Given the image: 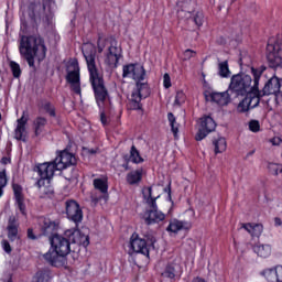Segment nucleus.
Returning <instances> with one entry per match:
<instances>
[{"label":"nucleus","mask_w":282,"mask_h":282,"mask_svg":"<svg viewBox=\"0 0 282 282\" xmlns=\"http://www.w3.org/2000/svg\"><path fill=\"white\" fill-rule=\"evenodd\" d=\"M51 249L44 254L45 261L54 268H63L67 263V254L72 252V245L66 236L58 234L50 238Z\"/></svg>","instance_id":"39448f33"},{"label":"nucleus","mask_w":282,"mask_h":282,"mask_svg":"<svg viewBox=\"0 0 282 282\" xmlns=\"http://www.w3.org/2000/svg\"><path fill=\"white\" fill-rule=\"evenodd\" d=\"M122 58V47L118 45V41L112 40L106 50L104 63L108 67H118L119 61Z\"/></svg>","instance_id":"9d476101"},{"label":"nucleus","mask_w":282,"mask_h":282,"mask_svg":"<svg viewBox=\"0 0 282 282\" xmlns=\"http://www.w3.org/2000/svg\"><path fill=\"white\" fill-rule=\"evenodd\" d=\"M167 119L174 138H177V133H180V128L177 126V122L175 121V116L173 115V112L167 113Z\"/></svg>","instance_id":"4c0bfd02"},{"label":"nucleus","mask_w":282,"mask_h":282,"mask_svg":"<svg viewBox=\"0 0 282 282\" xmlns=\"http://www.w3.org/2000/svg\"><path fill=\"white\" fill-rule=\"evenodd\" d=\"M65 237L68 239L69 243H77V246H89V236L84 235L78 229H68L65 231Z\"/></svg>","instance_id":"4468645a"},{"label":"nucleus","mask_w":282,"mask_h":282,"mask_svg":"<svg viewBox=\"0 0 282 282\" xmlns=\"http://www.w3.org/2000/svg\"><path fill=\"white\" fill-rule=\"evenodd\" d=\"M66 215L74 224H80L83 221V209H80V205L75 200L66 202Z\"/></svg>","instance_id":"ddd939ff"},{"label":"nucleus","mask_w":282,"mask_h":282,"mask_svg":"<svg viewBox=\"0 0 282 282\" xmlns=\"http://www.w3.org/2000/svg\"><path fill=\"white\" fill-rule=\"evenodd\" d=\"M276 101L282 102V93L276 95Z\"/></svg>","instance_id":"13d9d810"},{"label":"nucleus","mask_w":282,"mask_h":282,"mask_svg":"<svg viewBox=\"0 0 282 282\" xmlns=\"http://www.w3.org/2000/svg\"><path fill=\"white\" fill-rule=\"evenodd\" d=\"M1 164H10V158H8V156H4V158H2L1 159Z\"/></svg>","instance_id":"5fc2aeb1"},{"label":"nucleus","mask_w":282,"mask_h":282,"mask_svg":"<svg viewBox=\"0 0 282 282\" xmlns=\"http://www.w3.org/2000/svg\"><path fill=\"white\" fill-rule=\"evenodd\" d=\"M1 246H2V250H4L7 254H10V252H12V247L10 246V242L8 240H2Z\"/></svg>","instance_id":"09e8293b"},{"label":"nucleus","mask_w":282,"mask_h":282,"mask_svg":"<svg viewBox=\"0 0 282 282\" xmlns=\"http://www.w3.org/2000/svg\"><path fill=\"white\" fill-rule=\"evenodd\" d=\"M123 78H132L135 80L137 85L133 88L130 97H129V109L133 111L142 110V98H149L151 94V89L149 88V84L142 82L144 80V76H147V72L144 70V66L140 64H129L123 66Z\"/></svg>","instance_id":"f257e3e1"},{"label":"nucleus","mask_w":282,"mask_h":282,"mask_svg":"<svg viewBox=\"0 0 282 282\" xmlns=\"http://www.w3.org/2000/svg\"><path fill=\"white\" fill-rule=\"evenodd\" d=\"M282 140L279 137H274L273 139H271V144H273V147H279V144H281Z\"/></svg>","instance_id":"8fccbe9b"},{"label":"nucleus","mask_w":282,"mask_h":282,"mask_svg":"<svg viewBox=\"0 0 282 282\" xmlns=\"http://www.w3.org/2000/svg\"><path fill=\"white\" fill-rule=\"evenodd\" d=\"M25 124H28V118L25 117V112H23L22 117L17 120V127L14 129L15 140H22V142H25V138H28Z\"/></svg>","instance_id":"412c9836"},{"label":"nucleus","mask_w":282,"mask_h":282,"mask_svg":"<svg viewBox=\"0 0 282 282\" xmlns=\"http://www.w3.org/2000/svg\"><path fill=\"white\" fill-rule=\"evenodd\" d=\"M13 193L15 197V204L22 215H26L25 213V203L23 198V188L19 184H13Z\"/></svg>","instance_id":"393cba45"},{"label":"nucleus","mask_w":282,"mask_h":282,"mask_svg":"<svg viewBox=\"0 0 282 282\" xmlns=\"http://www.w3.org/2000/svg\"><path fill=\"white\" fill-rule=\"evenodd\" d=\"M241 228L247 230V232L251 235L252 239H254V237L259 239V237H261L263 234V225L261 224L246 223L241 224Z\"/></svg>","instance_id":"b1692460"},{"label":"nucleus","mask_w":282,"mask_h":282,"mask_svg":"<svg viewBox=\"0 0 282 282\" xmlns=\"http://www.w3.org/2000/svg\"><path fill=\"white\" fill-rule=\"evenodd\" d=\"M54 0H42L41 2H31L29 4V17L33 21L47 19L52 14V6Z\"/></svg>","instance_id":"6e6552de"},{"label":"nucleus","mask_w":282,"mask_h":282,"mask_svg":"<svg viewBox=\"0 0 282 282\" xmlns=\"http://www.w3.org/2000/svg\"><path fill=\"white\" fill-rule=\"evenodd\" d=\"M93 186L95 191H99V193H101L105 202L109 199V177H107V175L95 178L93 181Z\"/></svg>","instance_id":"aec40b11"},{"label":"nucleus","mask_w":282,"mask_h":282,"mask_svg":"<svg viewBox=\"0 0 282 282\" xmlns=\"http://www.w3.org/2000/svg\"><path fill=\"white\" fill-rule=\"evenodd\" d=\"M28 238L29 239H36V236H34V231L32 229H28Z\"/></svg>","instance_id":"864d4df0"},{"label":"nucleus","mask_w":282,"mask_h":282,"mask_svg":"<svg viewBox=\"0 0 282 282\" xmlns=\"http://www.w3.org/2000/svg\"><path fill=\"white\" fill-rule=\"evenodd\" d=\"M217 43H218V45H226V37L219 36V37L217 39Z\"/></svg>","instance_id":"3c124183"},{"label":"nucleus","mask_w":282,"mask_h":282,"mask_svg":"<svg viewBox=\"0 0 282 282\" xmlns=\"http://www.w3.org/2000/svg\"><path fill=\"white\" fill-rule=\"evenodd\" d=\"M34 282H50L52 281V273L50 270L37 271L33 278Z\"/></svg>","instance_id":"f704fd0d"},{"label":"nucleus","mask_w":282,"mask_h":282,"mask_svg":"<svg viewBox=\"0 0 282 282\" xmlns=\"http://www.w3.org/2000/svg\"><path fill=\"white\" fill-rule=\"evenodd\" d=\"M239 98H242V100L238 104L237 111L239 113H246L250 111V109L259 107V104L261 102V90L254 88L251 93L239 96Z\"/></svg>","instance_id":"1a4fd4ad"},{"label":"nucleus","mask_w":282,"mask_h":282,"mask_svg":"<svg viewBox=\"0 0 282 282\" xmlns=\"http://www.w3.org/2000/svg\"><path fill=\"white\" fill-rule=\"evenodd\" d=\"M180 230H191V223L173 219L167 226V232H180Z\"/></svg>","instance_id":"a878e982"},{"label":"nucleus","mask_w":282,"mask_h":282,"mask_svg":"<svg viewBox=\"0 0 282 282\" xmlns=\"http://www.w3.org/2000/svg\"><path fill=\"white\" fill-rule=\"evenodd\" d=\"M162 276L166 279H175V268L172 265L166 267L165 271L162 273Z\"/></svg>","instance_id":"c03bdc74"},{"label":"nucleus","mask_w":282,"mask_h":282,"mask_svg":"<svg viewBox=\"0 0 282 282\" xmlns=\"http://www.w3.org/2000/svg\"><path fill=\"white\" fill-rule=\"evenodd\" d=\"M195 56H197V52L187 48L183 53V61H191V58H195Z\"/></svg>","instance_id":"a18cd8bd"},{"label":"nucleus","mask_w":282,"mask_h":282,"mask_svg":"<svg viewBox=\"0 0 282 282\" xmlns=\"http://www.w3.org/2000/svg\"><path fill=\"white\" fill-rule=\"evenodd\" d=\"M55 166L57 171H63L67 169V166H73V164H76V156L74 154L67 152V151H62L56 159L54 160Z\"/></svg>","instance_id":"2eb2a0df"},{"label":"nucleus","mask_w":282,"mask_h":282,"mask_svg":"<svg viewBox=\"0 0 282 282\" xmlns=\"http://www.w3.org/2000/svg\"><path fill=\"white\" fill-rule=\"evenodd\" d=\"M8 185V174L6 166H0V197L3 196V188Z\"/></svg>","instance_id":"e433bc0d"},{"label":"nucleus","mask_w":282,"mask_h":282,"mask_svg":"<svg viewBox=\"0 0 282 282\" xmlns=\"http://www.w3.org/2000/svg\"><path fill=\"white\" fill-rule=\"evenodd\" d=\"M231 74L228 61L218 63V76H220V78H230Z\"/></svg>","instance_id":"473e14b6"},{"label":"nucleus","mask_w":282,"mask_h":282,"mask_svg":"<svg viewBox=\"0 0 282 282\" xmlns=\"http://www.w3.org/2000/svg\"><path fill=\"white\" fill-rule=\"evenodd\" d=\"M100 120H101V123L104 124V127H106V124H107V117L105 116L104 112L100 113Z\"/></svg>","instance_id":"603ef678"},{"label":"nucleus","mask_w":282,"mask_h":282,"mask_svg":"<svg viewBox=\"0 0 282 282\" xmlns=\"http://www.w3.org/2000/svg\"><path fill=\"white\" fill-rule=\"evenodd\" d=\"M130 160L133 162V164H140L144 162L142 156H140V152L138 151V149H135V145H132L131 148Z\"/></svg>","instance_id":"58836bf2"},{"label":"nucleus","mask_w":282,"mask_h":282,"mask_svg":"<svg viewBox=\"0 0 282 282\" xmlns=\"http://www.w3.org/2000/svg\"><path fill=\"white\" fill-rule=\"evenodd\" d=\"M39 110L43 113H48L52 118L56 117V109L50 101H41L39 105Z\"/></svg>","instance_id":"72a5a7b5"},{"label":"nucleus","mask_w":282,"mask_h":282,"mask_svg":"<svg viewBox=\"0 0 282 282\" xmlns=\"http://www.w3.org/2000/svg\"><path fill=\"white\" fill-rule=\"evenodd\" d=\"M130 247L132 252L144 254L149 257V247L147 246V240L139 238L137 234H133L130 240Z\"/></svg>","instance_id":"6ab92c4d"},{"label":"nucleus","mask_w":282,"mask_h":282,"mask_svg":"<svg viewBox=\"0 0 282 282\" xmlns=\"http://www.w3.org/2000/svg\"><path fill=\"white\" fill-rule=\"evenodd\" d=\"M249 129L252 131V133H259V131H261V124L258 120H251L249 122Z\"/></svg>","instance_id":"37998d69"},{"label":"nucleus","mask_w":282,"mask_h":282,"mask_svg":"<svg viewBox=\"0 0 282 282\" xmlns=\"http://www.w3.org/2000/svg\"><path fill=\"white\" fill-rule=\"evenodd\" d=\"M66 80L70 85V89L80 96V66H78V62H72L68 64Z\"/></svg>","instance_id":"9b49d317"},{"label":"nucleus","mask_w":282,"mask_h":282,"mask_svg":"<svg viewBox=\"0 0 282 282\" xmlns=\"http://www.w3.org/2000/svg\"><path fill=\"white\" fill-rule=\"evenodd\" d=\"M143 173H144V171L142 169L128 173V175L126 177L128 184H130L131 186H133L135 184H140L142 182Z\"/></svg>","instance_id":"c756f323"},{"label":"nucleus","mask_w":282,"mask_h":282,"mask_svg":"<svg viewBox=\"0 0 282 282\" xmlns=\"http://www.w3.org/2000/svg\"><path fill=\"white\" fill-rule=\"evenodd\" d=\"M21 10H23V7H21Z\"/></svg>","instance_id":"680f3d73"},{"label":"nucleus","mask_w":282,"mask_h":282,"mask_svg":"<svg viewBox=\"0 0 282 282\" xmlns=\"http://www.w3.org/2000/svg\"><path fill=\"white\" fill-rule=\"evenodd\" d=\"M47 124V119L45 117H36L33 121V128L35 135H41Z\"/></svg>","instance_id":"7c9ffc66"},{"label":"nucleus","mask_w":282,"mask_h":282,"mask_svg":"<svg viewBox=\"0 0 282 282\" xmlns=\"http://www.w3.org/2000/svg\"><path fill=\"white\" fill-rule=\"evenodd\" d=\"M274 224H275V226H281L282 225L281 218H275Z\"/></svg>","instance_id":"4d7b16f0"},{"label":"nucleus","mask_w":282,"mask_h":282,"mask_svg":"<svg viewBox=\"0 0 282 282\" xmlns=\"http://www.w3.org/2000/svg\"><path fill=\"white\" fill-rule=\"evenodd\" d=\"M253 252L261 259H268L272 254V247L270 245H257L253 247Z\"/></svg>","instance_id":"c85d7f7f"},{"label":"nucleus","mask_w":282,"mask_h":282,"mask_svg":"<svg viewBox=\"0 0 282 282\" xmlns=\"http://www.w3.org/2000/svg\"><path fill=\"white\" fill-rule=\"evenodd\" d=\"M19 52L25 58L29 66L34 67V58L44 61L47 54V47L41 35H23L20 40Z\"/></svg>","instance_id":"20e7f679"},{"label":"nucleus","mask_w":282,"mask_h":282,"mask_svg":"<svg viewBox=\"0 0 282 282\" xmlns=\"http://www.w3.org/2000/svg\"><path fill=\"white\" fill-rule=\"evenodd\" d=\"M194 23H196V25L198 28H202V25H204V14L203 13H196L194 17Z\"/></svg>","instance_id":"49530a36"},{"label":"nucleus","mask_w":282,"mask_h":282,"mask_svg":"<svg viewBox=\"0 0 282 282\" xmlns=\"http://www.w3.org/2000/svg\"><path fill=\"white\" fill-rule=\"evenodd\" d=\"M212 100L213 102H216L217 105L224 107L228 105V102H230V95L228 94V91L214 93L212 94Z\"/></svg>","instance_id":"cd10ccee"},{"label":"nucleus","mask_w":282,"mask_h":282,"mask_svg":"<svg viewBox=\"0 0 282 282\" xmlns=\"http://www.w3.org/2000/svg\"><path fill=\"white\" fill-rule=\"evenodd\" d=\"M37 187L40 197H47V195H52V193H54V188H52L50 181L39 180Z\"/></svg>","instance_id":"bb28decb"},{"label":"nucleus","mask_w":282,"mask_h":282,"mask_svg":"<svg viewBox=\"0 0 282 282\" xmlns=\"http://www.w3.org/2000/svg\"><path fill=\"white\" fill-rule=\"evenodd\" d=\"M251 155H254V150H251L250 152L247 153V158H250Z\"/></svg>","instance_id":"bf43d9fd"},{"label":"nucleus","mask_w":282,"mask_h":282,"mask_svg":"<svg viewBox=\"0 0 282 282\" xmlns=\"http://www.w3.org/2000/svg\"><path fill=\"white\" fill-rule=\"evenodd\" d=\"M39 226L43 235H54L61 228V221L52 220V218L41 217L39 218Z\"/></svg>","instance_id":"f3484780"},{"label":"nucleus","mask_w":282,"mask_h":282,"mask_svg":"<svg viewBox=\"0 0 282 282\" xmlns=\"http://www.w3.org/2000/svg\"><path fill=\"white\" fill-rule=\"evenodd\" d=\"M185 0H176V3H184Z\"/></svg>","instance_id":"052dcab7"},{"label":"nucleus","mask_w":282,"mask_h":282,"mask_svg":"<svg viewBox=\"0 0 282 282\" xmlns=\"http://www.w3.org/2000/svg\"><path fill=\"white\" fill-rule=\"evenodd\" d=\"M216 155L219 153H224L226 149H228V143L226 142V138L219 137L213 141Z\"/></svg>","instance_id":"2f4dec72"},{"label":"nucleus","mask_w":282,"mask_h":282,"mask_svg":"<svg viewBox=\"0 0 282 282\" xmlns=\"http://www.w3.org/2000/svg\"><path fill=\"white\" fill-rule=\"evenodd\" d=\"M217 129V123L213 119V117L205 116L199 119L198 130L195 135V140L197 142H202L205 138L208 137L209 133H213Z\"/></svg>","instance_id":"f8f14e48"},{"label":"nucleus","mask_w":282,"mask_h":282,"mask_svg":"<svg viewBox=\"0 0 282 282\" xmlns=\"http://www.w3.org/2000/svg\"><path fill=\"white\" fill-rule=\"evenodd\" d=\"M8 239L11 241H17L21 239L19 236V223H17V217L11 216L8 221L7 226Z\"/></svg>","instance_id":"5701e85b"},{"label":"nucleus","mask_w":282,"mask_h":282,"mask_svg":"<svg viewBox=\"0 0 282 282\" xmlns=\"http://www.w3.org/2000/svg\"><path fill=\"white\" fill-rule=\"evenodd\" d=\"M261 276H264L268 282H282V265L264 269Z\"/></svg>","instance_id":"4be33fe9"},{"label":"nucleus","mask_w":282,"mask_h":282,"mask_svg":"<svg viewBox=\"0 0 282 282\" xmlns=\"http://www.w3.org/2000/svg\"><path fill=\"white\" fill-rule=\"evenodd\" d=\"M267 61L270 67H282V36L271 37L267 45Z\"/></svg>","instance_id":"0eeeda50"},{"label":"nucleus","mask_w":282,"mask_h":282,"mask_svg":"<svg viewBox=\"0 0 282 282\" xmlns=\"http://www.w3.org/2000/svg\"><path fill=\"white\" fill-rule=\"evenodd\" d=\"M171 75H169L167 73H165L163 75V87H165V89H170L171 87Z\"/></svg>","instance_id":"de8ad7c7"},{"label":"nucleus","mask_w":282,"mask_h":282,"mask_svg":"<svg viewBox=\"0 0 282 282\" xmlns=\"http://www.w3.org/2000/svg\"><path fill=\"white\" fill-rule=\"evenodd\" d=\"M36 171L41 177L40 180L50 181L52 177H54V173H56L58 169H56V163L53 161L37 164Z\"/></svg>","instance_id":"dca6fc26"},{"label":"nucleus","mask_w":282,"mask_h":282,"mask_svg":"<svg viewBox=\"0 0 282 282\" xmlns=\"http://www.w3.org/2000/svg\"><path fill=\"white\" fill-rule=\"evenodd\" d=\"M186 102V95L182 90L176 91L174 105H177L180 107L181 105H184Z\"/></svg>","instance_id":"79ce46f5"},{"label":"nucleus","mask_w":282,"mask_h":282,"mask_svg":"<svg viewBox=\"0 0 282 282\" xmlns=\"http://www.w3.org/2000/svg\"><path fill=\"white\" fill-rule=\"evenodd\" d=\"M192 282H206V280L199 278V276H196L192 280Z\"/></svg>","instance_id":"6e6d98bb"},{"label":"nucleus","mask_w":282,"mask_h":282,"mask_svg":"<svg viewBox=\"0 0 282 282\" xmlns=\"http://www.w3.org/2000/svg\"><path fill=\"white\" fill-rule=\"evenodd\" d=\"M280 89H281V79H279L278 77H271L268 80V83L264 85L262 91H260L261 98H263V96L274 95L276 100V96L281 94Z\"/></svg>","instance_id":"a211bd4d"},{"label":"nucleus","mask_w":282,"mask_h":282,"mask_svg":"<svg viewBox=\"0 0 282 282\" xmlns=\"http://www.w3.org/2000/svg\"><path fill=\"white\" fill-rule=\"evenodd\" d=\"M252 77L246 73H240L232 75L230 78L228 91L230 94H235L237 98L239 96H246L247 94H252V91H259V82L261 80V76L263 75V69L261 68H251Z\"/></svg>","instance_id":"7ed1b4c3"},{"label":"nucleus","mask_w":282,"mask_h":282,"mask_svg":"<svg viewBox=\"0 0 282 282\" xmlns=\"http://www.w3.org/2000/svg\"><path fill=\"white\" fill-rule=\"evenodd\" d=\"M268 171L269 173H271V175H279L280 173H282V164L269 163Z\"/></svg>","instance_id":"ea45409f"},{"label":"nucleus","mask_w":282,"mask_h":282,"mask_svg":"<svg viewBox=\"0 0 282 282\" xmlns=\"http://www.w3.org/2000/svg\"><path fill=\"white\" fill-rule=\"evenodd\" d=\"M111 41H113V40H109V39L100 35L97 41V52L99 54H102V52H105L106 47H107V50H109V45H111Z\"/></svg>","instance_id":"c9c22d12"},{"label":"nucleus","mask_w":282,"mask_h":282,"mask_svg":"<svg viewBox=\"0 0 282 282\" xmlns=\"http://www.w3.org/2000/svg\"><path fill=\"white\" fill-rule=\"evenodd\" d=\"M11 72L14 78L21 77V65L17 62H10Z\"/></svg>","instance_id":"a19ab883"},{"label":"nucleus","mask_w":282,"mask_h":282,"mask_svg":"<svg viewBox=\"0 0 282 282\" xmlns=\"http://www.w3.org/2000/svg\"><path fill=\"white\" fill-rule=\"evenodd\" d=\"M83 54L87 63L90 83L95 91L96 102L99 109H105L107 102H109V93L105 87V80L102 79V75L98 73V68L96 67V47L94 46V44H85L83 46Z\"/></svg>","instance_id":"f03ea898"},{"label":"nucleus","mask_w":282,"mask_h":282,"mask_svg":"<svg viewBox=\"0 0 282 282\" xmlns=\"http://www.w3.org/2000/svg\"><path fill=\"white\" fill-rule=\"evenodd\" d=\"M142 193L144 202L150 208L143 214L145 224L151 226V224H160V221H164L166 215L158 209L156 202L160 199V194H155V187H144Z\"/></svg>","instance_id":"423d86ee"}]
</instances>
